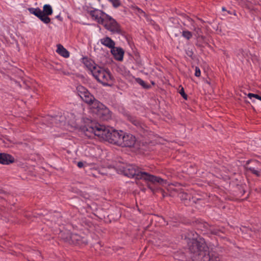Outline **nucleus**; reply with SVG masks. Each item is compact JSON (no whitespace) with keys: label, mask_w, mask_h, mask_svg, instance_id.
I'll use <instances>...</instances> for the list:
<instances>
[{"label":"nucleus","mask_w":261,"mask_h":261,"mask_svg":"<svg viewBox=\"0 0 261 261\" xmlns=\"http://www.w3.org/2000/svg\"><path fill=\"white\" fill-rule=\"evenodd\" d=\"M110 2L114 7L117 8L121 5V2L120 0H109Z\"/></svg>","instance_id":"25"},{"label":"nucleus","mask_w":261,"mask_h":261,"mask_svg":"<svg viewBox=\"0 0 261 261\" xmlns=\"http://www.w3.org/2000/svg\"><path fill=\"white\" fill-rule=\"evenodd\" d=\"M225 10H225V8H224V7H223V8H222V11H225Z\"/></svg>","instance_id":"32"},{"label":"nucleus","mask_w":261,"mask_h":261,"mask_svg":"<svg viewBox=\"0 0 261 261\" xmlns=\"http://www.w3.org/2000/svg\"><path fill=\"white\" fill-rule=\"evenodd\" d=\"M248 97H249L250 99H251L252 97H254L258 100H259L261 98V96H260L259 95L253 93H249L248 94Z\"/></svg>","instance_id":"27"},{"label":"nucleus","mask_w":261,"mask_h":261,"mask_svg":"<svg viewBox=\"0 0 261 261\" xmlns=\"http://www.w3.org/2000/svg\"><path fill=\"white\" fill-rule=\"evenodd\" d=\"M57 53L64 58H68L69 56V53L61 44L57 45Z\"/></svg>","instance_id":"18"},{"label":"nucleus","mask_w":261,"mask_h":261,"mask_svg":"<svg viewBox=\"0 0 261 261\" xmlns=\"http://www.w3.org/2000/svg\"><path fill=\"white\" fill-rule=\"evenodd\" d=\"M111 128L110 127L99 124H96L87 128L85 133L86 136L90 137H91V135L89 133H91L97 136L100 139L107 141L109 136L111 134Z\"/></svg>","instance_id":"2"},{"label":"nucleus","mask_w":261,"mask_h":261,"mask_svg":"<svg viewBox=\"0 0 261 261\" xmlns=\"http://www.w3.org/2000/svg\"><path fill=\"white\" fill-rule=\"evenodd\" d=\"M42 12L45 15H50L53 13V9L48 4L44 5L43 7Z\"/></svg>","instance_id":"22"},{"label":"nucleus","mask_w":261,"mask_h":261,"mask_svg":"<svg viewBox=\"0 0 261 261\" xmlns=\"http://www.w3.org/2000/svg\"><path fill=\"white\" fill-rule=\"evenodd\" d=\"M123 134L122 131H118L111 128V134L109 136L107 141L120 145Z\"/></svg>","instance_id":"10"},{"label":"nucleus","mask_w":261,"mask_h":261,"mask_svg":"<svg viewBox=\"0 0 261 261\" xmlns=\"http://www.w3.org/2000/svg\"><path fill=\"white\" fill-rule=\"evenodd\" d=\"M186 238L188 240V244L190 251L194 254L206 248V245L203 240H197L198 234L194 231H190L187 233Z\"/></svg>","instance_id":"1"},{"label":"nucleus","mask_w":261,"mask_h":261,"mask_svg":"<svg viewBox=\"0 0 261 261\" xmlns=\"http://www.w3.org/2000/svg\"><path fill=\"white\" fill-rule=\"evenodd\" d=\"M48 15H45L43 12H42L39 18L44 23L47 24L50 21V19L48 17Z\"/></svg>","instance_id":"23"},{"label":"nucleus","mask_w":261,"mask_h":261,"mask_svg":"<svg viewBox=\"0 0 261 261\" xmlns=\"http://www.w3.org/2000/svg\"><path fill=\"white\" fill-rule=\"evenodd\" d=\"M207 247L199 250L195 254V259L197 261H220L221 256L216 250H211L207 253Z\"/></svg>","instance_id":"3"},{"label":"nucleus","mask_w":261,"mask_h":261,"mask_svg":"<svg viewBox=\"0 0 261 261\" xmlns=\"http://www.w3.org/2000/svg\"><path fill=\"white\" fill-rule=\"evenodd\" d=\"M259 100H260V101H261V98L259 99Z\"/></svg>","instance_id":"34"},{"label":"nucleus","mask_w":261,"mask_h":261,"mask_svg":"<svg viewBox=\"0 0 261 261\" xmlns=\"http://www.w3.org/2000/svg\"><path fill=\"white\" fill-rule=\"evenodd\" d=\"M29 11L30 12V13L33 14L36 16L37 17H39V16L41 15L42 11V10L39 9V8H30L28 9Z\"/></svg>","instance_id":"21"},{"label":"nucleus","mask_w":261,"mask_h":261,"mask_svg":"<svg viewBox=\"0 0 261 261\" xmlns=\"http://www.w3.org/2000/svg\"><path fill=\"white\" fill-rule=\"evenodd\" d=\"M179 93L185 99H187V95L185 93L184 89L182 87L181 88L180 90H179Z\"/></svg>","instance_id":"28"},{"label":"nucleus","mask_w":261,"mask_h":261,"mask_svg":"<svg viewBox=\"0 0 261 261\" xmlns=\"http://www.w3.org/2000/svg\"><path fill=\"white\" fill-rule=\"evenodd\" d=\"M99 41L102 45L110 49L113 48L115 45V42L109 37H105L100 39Z\"/></svg>","instance_id":"17"},{"label":"nucleus","mask_w":261,"mask_h":261,"mask_svg":"<svg viewBox=\"0 0 261 261\" xmlns=\"http://www.w3.org/2000/svg\"><path fill=\"white\" fill-rule=\"evenodd\" d=\"M136 143V139L135 136L130 134L124 133L119 146L132 147L135 146Z\"/></svg>","instance_id":"11"},{"label":"nucleus","mask_w":261,"mask_h":261,"mask_svg":"<svg viewBox=\"0 0 261 261\" xmlns=\"http://www.w3.org/2000/svg\"><path fill=\"white\" fill-rule=\"evenodd\" d=\"M136 82L139 84L140 85H141L143 87L147 88L148 86L146 84L145 82L143 81L140 78H137L136 79Z\"/></svg>","instance_id":"26"},{"label":"nucleus","mask_w":261,"mask_h":261,"mask_svg":"<svg viewBox=\"0 0 261 261\" xmlns=\"http://www.w3.org/2000/svg\"><path fill=\"white\" fill-rule=\"evenodd\" d=\"M92 110L93 112L96 114L102 120H108L111 118L110 111L99 101L94 102Z\"/></svg>","instance_id":"5"},{"label":"nucleus","mask_w":261,"mask_h":261,"mask_svg":"<svg viewBox=\"0 0 261 261\" xmlns=\"http://www.w3.org/2000/svg\"><path fill=\"white\" fill-rule=\"evenodd\" d=\"M83 63L91 73L93 72L95 68L98 66L93 62V61L88 58H83Z\"/></svg>","instance_id":"16"},{"label":"nucleus","mask_w":261,"mask_h":261,"mask_svg":"<svg viewBox=\"0 0 261 261\" xmlns=\"http://www.w3.org/2000/svg\"><path fill=\"white\" fill-rule=\"evenodd\" d=\"M77 91L79 95L86 103L91 106V109L93 108V104L95 101H98L96 100L94 97L84 87L79 86L77 87Z\"/></svg>","instance_id":"6"},{"label":"nucleus","mask_w":261,"mask_h":261,"mask_svg":"<svg viewBox=\"0 0 261 261\" xmlns=\"http://www.w3.org/2000/svg\"><path fill=\"white\" fill-rule=\"evenodd\" d=\"M93 76L99 82L107 85L112 81V76L109 70L97 66L92 73Z\"/></svg>","instance_id":"4"},{"label":"nucleus","mask_w":261,"mask_h":261,"mask_svg":"<svg viewBox=\"0 0 261 261\" xmlns=\"http://www.w3.org/2000/svg\"><path fill=\"white\" fill-rule=\"evenodd\" d=\"M193 31L194 32V35L197 39L204 40V37L202 35V31L200 28L194 26Z\"/></svg>","instance_id":"19"},{"label":"nucleus","mask_w":261,"mask_h":261,"mask_svg":"<svg viewBox=\"0 0 261 261\" xmlns=\"http://www.w3.org/2000/svg\"><path fill=\"white\" fill-rule=\"evenodd\" d=\"M103 24L105 28L113 33L121 34L122 31L119 25L115 19L109 15H106Z\"/></svg>","instance_id":"8"},{"label":"nucleus","mask_w":261,"mask_h":261,"mask_svg":"<svg viewBox=\"0 0 261 261\" xmlns=\"http://www.w3.org/2000/svg\"><path fill=\"white\" fill-rule=\"evenodd\" d=\"M77 165L79 168H82L84 166V163L82 162H79L77 163Z\"/></svg>","instance_id":"31"},{"label":"nucleus","mask_w":261,"mask_h":261,"mask_svg":"<svg viewBox=\"0 0 261 261\" xmlns=\"http://www.w3.org/2000/svg\"><path fill=\"white\" fill-rule=\"evenodd\" d=\"M136 179H143L146 181H150L152 183L158 182L161 185H163L166 183V181L163 179L158 176L151 175L146 172H144L142 171L141 168H140L139 170L137 176H136Z\"/></svg>","instance_id":"7"},{"label":"nucleus","mask_w":261,"mask_h":261,"mask_svg":"<svg viewBox=\"0 0 261 261\" xmlns=\"http://www.w3.org/2000/svg\"><path fill=\"white\" fill-rule=\"evenodd\" d=\"M111 52L116 60L118 61L123 60L124 51L121 48L114 46L111 49Z\"/></svg>","instance_id":"14"},{"label":"nucleus","mask_w":261,"mask_h":261,"mask_svg":"<svg viewBox=\"0 0 261 261\" xmlns=\"http://www.w3.org/2000/svg\"><path fill=\"white\" fill-rule=\"evenodd\" d=\"M233 14H234V15H236V12H234Z\"/></svg>","instance_id":"33"},{"label":"nucleus","mask_w":261,"mask_h":261,"mask_svg":"<svg viewBox=\"0 0 261 261\" xmlns=\"http://www.w3.org/2000/svg\"><path fill=\"white\" fill-rule=\"evenodd\" d=\"M132 122L137 126H139L140 125V122L137 119H133L132 120Z\"/></svg>","instance_id":"30"},{"label":"nucleus","mask_w":261,"mask_h":261,"mask_svg":"<svg viewBox=\"0 0 261 261\" xmlns=\"http://www.w3.org/2000/svg\"><path fill=\"white\" fill-rule=\"evenodd\" d=\"M179 197L181 200L186 204L188 203V202L191 200V195L186 192H181L179 194Z\"/></svg>","instance_id":"20"},{"label":"nucleus","mask_w":261,"mask_h":261,"mask_svg":"<svg viewBox=\"0 0 261 261\" xmlns=\"http://www.w3.org/2000/svg\"><path fill=\"white\" fill-rule=\"evenodd\" d=\"M246 169L256 176H261V163L256 161H251L246 165Z\"/></svg>","instance_id":"9"},{"label":"nucleus","mask_w":261,"mask_h":261,"mask_svg":"<svg viewBox=\"0 0 261 261\" xmlns=\"http://www.w3.org/2000/svg\"><path fill=\"white\" fill-rule=\"evenodd\" d=\"M14 158L10 154L0 153V163L4 165H8L14 162Z\"/></svg>","instance_id":"15"},{"label":"nucleus","mask_w":261,"mask_h":261,"mask_svg":"<svg viewBox=\"0 0 261 261\" xmlns=\"http://www.w3.org/2000/svg\"><path fill=\"white\" fill-rule=\"evenodd\" d=\"M139 169L140 168L135 165H128L124 168L123 172L124 175L128 177H134L136 178Z\"/></svg>","instance_id":"13"},{"label":"nucleus","mask_w":261,"mask_h":261,"mask_svg":"<svg viewBox=\"0 0 261 261\" xmlns=\"http://www.w3.org/2000/svg\"><path fill=\"white\" fill-rule=\"evenodd\" d=\"M87 13L90 15L92 19L97 23L101 24L104 22L103 15L104 13L98 9H88L87 10Z\"/></svg>","instance_id":"12"},{"label":"nucleus","mask_w":261,"mask_h":261,"mask_svg":"<svg viewBox=\"0 0 261 261\" xmlns=\"http://www.w3.org/2000/svg\"><path fill=\"white\" fill-rule=\"evenodd\" d=\"M201 74V71L199 67H195V75L197 77H199Z\"/></svg>","instance_id":"29"},{"label":"nucleus","mask_w":261,"mask_h":261,"mask_svg":"<svg viewBox=\"0 0 261 261\" xmlns=\"http://www.w3.org/2000/svg\"><path fill=\"white\" fill-rule=\"evenodd\" d=\"M182 36L187 40H190L192 37V33L187 30H184L182 32Z\"/></svg>","instance_id":"24"}]
</instances>
